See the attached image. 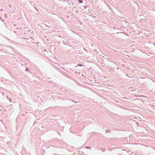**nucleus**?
I'll return each instance as SVG.
<instances>
[{
	"mask_svg": "<svg viewBox=\"0 0 155 155\" xmlns=\"http://www.w3.org/2000/svg\"><path fill=\"white\" fill-rule=\"evenodd\" d=\"M79 2L81 3H82L83 2V1L81 0H79Z\"/></svg>",
	"mask_w": 155,
	"mask_h": 155,
	"instance_id": "1",
	"label": "nucleus"
}]
</instances>
